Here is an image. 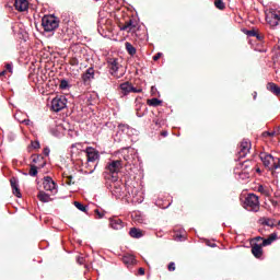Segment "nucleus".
Here are the masks:
<instances>
[{
	"label": "nucleus",
	"instance_id": "864d4df0",
	"mask_svg": "<svg viewBox=\"0 0 280 280\" xmlns=\"http://www.w3.org/2000/svg\"><path fill=\"white\" fill-rule=\"evenodd\" d=\"M20 40H24V43H27V37H20Z\"/></svg>",
	"mask_w": 280,
	"mask_h": 280
},
{
	"label": "nucleus",
	"instance_id": "4be33fe9",
	"mask_svg": "<svg viewBox=\"0 0 280 280\" xmlns=\"http://www.w3.org/2000/svg\"><path fill=\"white\" fill-rule=\"evenodd\" d=\"M130 237H133L135 240H139L143 237V231L137 229V228H131L129 231Z\"/></svg>",
	"mask_w": 280,
	"mask_h": 280
},
{
	"label": "nucleus",
	"instance_id": "4d7b16f0",
	"mask_svg": "<svg viewBox=\"0 0 280 280\" xmlns=\"http://www.w3.org/2000/svg\"><path fill=\"white\" fill-rule=\"evenodd\" d=\"M156 126H159V120H153Z\"/></svg>",
	"mask_w": 280,
	"mask_h": 280
},
{
	"label": "nucleus",
	"instance_id": "a878e982",
	"mask_svg": "<svg viewBox=\"0 0 280 280\" xmlns=\"http://www.w3.org/2000/svg\"><path fill=\"white\" fill-rule=\"evenodd\" d=\"M126 51L129 54V56H135L137 54V48L130 44V42H127L125 44Z\"/></svg>",
	"mask_w": 280,
	"mask_h": 280
},
{
	"label": "nucleus",
	"instance_id": "c03bdc74",
	"mask_svg": "<svg viewBox=\"0 0 280 280\" xmlns=\"http://www.w3.org/2000/svg\"><path fill=\"white\" fill-rule=\"evenodd\" d=\"M262 135L264 137H275V131L273 132L265 131Z\"/></svg>",
	"mask_w": 280,
	"mask_h": 280
},
{
	"label": "nucleus",
	"instance_id": "ea45409f",
	"mask_svg": "<svg viewBox=\"0 0 280 280\" xmlns=\"http://www.w3.org/2000/svg\"><path fill=\"white\" fill-rule=\"evenodd\" d=\"M273 170H280V158H278V162H273Z\"/></svg>",
	"mask_w": 280,
	"mask_h": 280
},
{
	"label": "nucleus",
	"instance_id": "b1692460",
	"mask_svg": "<svg viewBox=\"0 0 280 280\" xmlns=\"http://www.w3.org/2000/svg\"><path fill=\"white\" fill-rule=\"evenodd\" d=\"M277 240V233H272L268 238H262V243L260 245L264 246H270L272 242Z\"/></svg>",
	"mask_w": 280,
	"mask_h": 280
},
{
	"label": "nucleus",
	"instance_id": "de8ad7c7",
	"mask_svg": "<svg viewBox=\"0 0 280 280\" xmlns=\"http://www.w3.org/2000/svg\"><path fill=\"white\" fill-rule=\"evenodd\" d=\"M264 36H256V39L259 42V43H261V40H264Z\"/></svg>",
	"mask_w": 280,
	"mask_h": 280
},
{
	"label": "nucleus",
	"instance_id": "5fc2aeb1",
	"mask_svg": "<svg viewBox=\"0 0 280 280\" xmlns=\"http://www.w3.org/2000/svg\"><path fill=\"white\" fill-rule=\"evenodd\" d=\"M253 95H254V100H257V92H254Z\"/></svg>",
	"mask_w": 280,
	"mask_h": 280
},
{
	"label": "nucleus",
	"instance_id": "39448f33",
	"mask_svg": "<svg viewBox=\"0 0 280 280\" xmlns=\"http://www.w3.org/2000/svg\"><path fill=\"white\" fill-rule=\"evenodd\" d=\"M259 159L269 172H275V156H272V154L261 152Z\"/></svg>",
	"mask_w": 280,
	"mask_h": 280
},
{
	"label": "nucleus",
	"instance_id": "09e8293b",
	"mask_svg": "<svg viewBox=\"0 0 280 280\" xmlns=\"http://www.w3.org/2000/svg\"><path fill=\"white\" fill-rule=\"evenodd\" d=\"M5 73H8V70H3L0 72V78H3V75H5Z\"/></svg>",
	"mask_w": 280,
	"mask_h": 280
},
{
	"label": "nucleus",
	"instance_id": "e433bc0d",
	"mask_svg": "<svg viewBox=\"0 0 280 280\" xmlns=\"http://www.w3.org/2000/svg\"><path fill=\"white\" fill-rule=\"evenodd\" d=\"M167 269L170 272H174V270H176V264L170 262L167 266Z\"/></svg>",
	"mask_w": 280,
	"mask_h": 280
},
{
	"label": "nucleus",
	"instance_id": "a19ab883",
	"mask_svg": "<svg viewBox=\"0 0 280 280\" xmlns=\"http://www.w3.org/2000/svg\"><path fill=\"white\" fill-rule=\"evenodd\" d=\"M5 71H9V73H13L12 63H7L5 65Z\"/></svg>",
	"mask_w": 280,
	"mask_h": 280
},
{
	"label": "nucleus",
	"instance_id": "4468645a",
	"mask_svg": "<svg viewBox=\"0 0 280 280\" xmlns=\"http://www.w3.org/2000/svg\"><path fill=\"white\" fill-rule=\"evenodd\" d=\"M121 32H135L137 30V22L129 20L125 24L120 25Z\"/></svg>",
	"mask_w": 280,
	"mask_h": 280
},
{
	"label": "nucleus",
	"instance_id": "473e14b6",
	"mask_svg": "<svg viewBox=\"0 0 280 280\" xmlns=\"http://www.w3.org/2000/svg\"><path fill=\"white\" fill-rule=\"evenodd\" d=\"M85 167L88 168L89 174H93V172H95L96 165L95 163H90V165L86 163Z\"/></svg>",
	"mask_w": 280,
	"mask_h": 280
},
{
	"label": "nucleus",
	"instance_id": "20e7f679",
	"mask_svg": "<svg viewBox=\"0 0 280 280\" xmlns=\"http://www.w3.org/2000/svg\"><path fill=\"white\" fill-rule=\"evenodd\" d=\"M266 22L270 27H277L280 23V12L270 9L266 12Z\"/></svg>",
	"mask_w": 280,
	"mask_h": 280
},
{
	"label": "nucleus",
	"instance_id": "bb28decb",
	"mask_svg": "<svg viewBox=\"0 0 280 280\" xmlns=\"http://www.w3.org/2000/svg\"><path fill=\"white\" fill-rule=\"evenodd\" d=\"M147 104H148V106L156 107V106H161V104H163V101L154 97V98L148 100Z\"/></svg>",
	"mask_w": 280,
	"mask_h": 280
},
{
	"label": "nucleus",
	"instance_id": "13d9d810",
	"mask_svg": "<svg viewBox=\"0 0 280 280\" xmlns=\"http://www.w3.org/2000/svg\"><path fill=\"white\" fill-rule=\"evenodd\" d=\"M278 226H280V221L278 222Z\"/></svg>",
	"mask_w": 280,
	"mask_h": 280
},
{
	"label": "nucleus",
	"instance_id": "393cba45",
	"mask_svg": "<svg viewBox=\"0 0 280 280\" xmlns=\"http://www.w3.org/2000/svg\"><path fill=\"white\" fill-rule=\"evenodd\" d=\"M37 198L40 202H49L51 200V197L43 190L38 192Z\"/></svg>",
	"mask_w": 280,
	"mask_h": 280
},
{
	"label": "nucleus",
	"instance_id": "9b49d317",
	"mask_svg": "<svg viewBox=\"0 0 280 280\" xmlns=\"http://www.w3.org/2000/svg\"><path fill=\"white\" fill-rule=\"evenodd\" d=\"M14 8L18 12H26L30 9V2L27 0H15Z\"/></svg>",
	"mask_w": 280,
	"mask_h": 280
},
{
	"label": "nucleus",
	"instance_id": "2eb2a0df",
	"mask_svg": "<svg viewBox=\"0 0 280 280\" xmlns=\"http://www.w3.org/2000/svg\"><path fill=\"white\" fill-rule=\"evenodd\" d=\"M252 254L254 255V257H256V259H261L262 255H264V247L262 245H259L257 243L252 245Z\"/></svg>",
	"mask_w": 280,
	"mask_h": 280
},
{
	"label": "nucleus",
	"instance_id": "0eeeda50",
	"mask_svg": "<svg viewBox=\"0 0 280 280\" xmlns=\"http://www.w3.org/2000/svg\"><path fill=\"white\" fill-rule=\"evenodd\" d=\"M85 154L88 156V165L95 163V161H100V151L95 150L93 147H88L85 149Z\"/></svg>",
	"mask_w": 280,
	"mask_h": 280
},
{
	"label": "nucleus",
	"instance_id": "c9c22d12",
	"mask_svg": "<svg viewBox=\"0 0 280 280\" xmlns=\"http://www.w3.org/2000/svg\"><path fill=\"white\" fill-rule=\"evenodd\" d=\"M66 178V185H75V182H73V176H63Z\"/></svg>",
	"mask_w": 280,
	"mask_h": 280
},
{
	"label": "nucleus",
	"instance_id": "f3484780",
	"mask_svg": "<svg viewBox=\"0 0 280 280\" xmlns=\"http://www.w3.org/2000/svg\"><path fill=\"white\" fill-rule=\"evenodd\" d=\"M266 89L267 91L276 95V97H280V86L277 83L268 82Z\"/></svg>",
	"mask_w": 280,
	"mask_h": 280
},
{
	"label": "nucleus",
	"instance_id": "aec40b11",
	"mask_svg": "<svg viewBox=\"0 0 280 280\" xmlns=\"http://www.w3.org/2000/svg\"><path fill=\"white\" fill-rule=\"evenodd\" d=\"M275 219H270V218H266V217H262L259 219V223L262 225V226H270V229H275V226H277V224H275Z\"/></svg>",
	"mask_w": 280,
	"mask_h": 280
},
{
	"label": "nucleus",
	"instance_id": "412c9836",
	"mask_svg": "<svg viewBox=\"0 0 280 280\" xmlns=\"http://www.w3.org/2000/svg\"><path fill=\"white\" fill-rule=\"evenodd\" d=\"M122 264H125V266H135V264H137V259H135V255L127 254L122 256Z\"/></svg>",
	"mask_w": 280,
	"mask_h": 280
},
{
	"label": "nucleus",
	"instance_id": "58836bf2",
	"mask_svg": "<svg viewBox=\"0 0 280 280\" xmlns=\"http://www.w3.org/2000/svg\"><path fill=\"white\" fill-rule=\"evenodd\" d=\"M31 145H32V148H34V150H38V148H40V142H38V141H33V142L31 143Z\"/></svg>",
	"mask_w": 280,
	"mask_h": 280
},
{
	"label": "nucleus",
	"instance_id": "603ef678",
	"mask_svg": "<svg viewBox=\"0 0 280 280\" xmlns=\"http://www.w3.org/2000/svg\"><path fill=\"white\" fill-rule=\"evenodd\" d=\"M255 240H256V242H261V240H264V237L258 236V237H256Z\"/></svg>",
	"mask_w": 280,
	"mask_h": 280
},
{
	"label": "nucleus",
	"instance_id": "37998d69",
	"mask_svg": "<svg viewBox=\"0 0 280 280\" xmlns=\"http://www.w3.org/2000/svg\"><path fill=\"white\" fill-rule=\"evenodd\" d=\"M130 93H141V89H137V88L131 85Z\"/></svg>",
	"mask_w": 280,
	"mask_h": 280
},
{
	"label": "nucleus",
	"instance_id": "2f4dec72",
	"mask_svg": "<svg viewBox=\"0 0 280 280\" xmlns=\"http://www.w3.org/2000/svg\"><path fill=\"white\" fill-rule=\"evenodd\" d=\"M214 5L218 8V10H224V8H226L222 0H215Z\"/></svg>",
	"mask_w": 280,
	"mask_h": 280
},
{
	"label": "nucleus",
	"instance_id": "8fccbe9b",
	"mask_svg": "<svg viewBox=\"0 0 280 280\" xmlns=\"http://www.w3.org/2000/svg\"><path fill=\"white\" fill-rule=\"evenodd\" d=\"M258 191H260V194H264V186H259Z\"/></svg>",
	"mask_w": 280,
	"mask_h": 280
},
{
	"label": "nucleus",
	"instance_id": "f03ea898",
	"mask_svg": "<svg viewBox=\"0 0 280 280\" xmlns=\"http://www.w3.org/2000/svg\"><path fill=\"white\" fill-rule=\"evenodd\" d=\"M42 25L45 32H54V30H58L60 22L58 21V18L54 15H45L42 19Z\"/></svg>",
	"mask_w": 280,
	"mask_h": 280
},
{
	"label": "nucleus",
	"instance_id": "a211bd4d",
	"mask_svg": "<svg viewBox=\"0 0 280 280\" xmlns=\"http://www.w3.org/2000/svg\"><path fill=\"white\" fill-rule=\"evenodd\" d=\"M32 163H35V165H37L39 170H43V167H45V165L47 164L43 155H32Z\"/></svg>",
	"mask_w": 280,
	"mask_h": 280
},
{
	"label": "nucleus",
	"instance_id": "1a4fd4ad",
	"mask_svg": "<svg viewBox=\"0 0 280 280\" xmlns=\"http://www.w3.org/2000/svg\"><path fill=\"white\" fill-rule=\"evenodd\" d=\"M250 152V142L243 140L238 147V159H244Z\"/></svg>",
	"mask_w": 280,
	"mask_h": 280
},
{
	"label": "nucleus",
	"instance_id": "f8f14e48",
	"mask_svg": "<svg viewBox=\"0 0 280 280\" xmlns=\"http://www.w3.org/2000/svg\"><path fill=\"white\" fill-rule=\"evenodd\" d=\"M240 168L242 170V174H250L253 172V161L246 160L238 164Z\"/></svg>",
	"mask_w": 280,
	"mask_h": 280
},
{
	"label": "nucleus",
	"instance_id": "5701e85b",
	"mask_svg": "<svg viewBox=\"0 0 280 280\" xmlns=\"http://www.w3.org/2000/svg\"><path fill=\"white\" fill-rule=\"evenodd\" d=\"M132 89V84L130 82H125L120 84V91L122 95H128Z\"/></svg>",
	"mask_w": 280,
	"mask_h": 280
},
{
	"label": "nucleus",
	"instance_id": "79ce46f5",
	"mask_svg": "<svg viewBox=\"0 0 280 280\" xmlns=\"http://www.w3.org/2000/svg\"><path fill=\"white\" fill-rule=\"evenodd\" d=\"M162 56H163V52H158L155 56H153V60L156 62V60H160Z\"/></svg>",
	"mask_w": 280,
	"mask_h": 280
},
{
	"label": "nucleus",
	"instance_id": "7ed1b4c3",
	"mask_svg": "<svg viewBox=\"0 0 280 280\" xmlns=\"http://www.w3.org/2000/svg\"><path fill=\"white\" fill-rule=\"evenodd\" d=\"M121 160H114L107 164L105 170L106 172H108V174H112L113 180L117 182V179L119 178L117 174L121 172Z\"/></svg>",
	"mask_w": 280,
	"mask_h": 280
},
{
	"label": "nucleus",
	"instance_id": "cd10ccee",
	"mask_svg": "<svg viewBox=\"0 0 280 280\" xmlns=\"http://www.w3.org/2000/svg\"><path fill=\"white\" fill-rule=\"evenodd\" d=\"M38 170H40L39 166H37L36 164H31V168L28 171V174L31 176H38Z\"/></svg>",
	"mask_w": 280,
	"mask_h": 280
},
{
	"label": "nucleus",
	"instance_id": "6e6552de",
	"mask_svg": "<svg viewBox=\"0 0 280 280\" xmlns=\"http://www.w3.org/2000/svg\"><path fill=\"white\" fill-rule=\"evenodd\" d=\"M43 186L46 191H51L52 194L58 192L56 182H54V179L50 176L44 177Z\"/></svg>",
	"mask_w": 280,
	"mask_h": 280
},
{
	"label": "nucleus",
	"instance_id": "423d86ee",
	"mask_svg": "<svg viewBox=\"0 0 280 280\" xmlns=\"http://www.w3.org/2000/svg\"><path fill=\"white\" fill-rule=\"evenodd\" d=\"M67 106V98L61 96V97H55L51 101V108L55 113H60L62 108H66Z\"/></svg>",
	"mask_w": 280,
	"mask_h": 280
},
{
	"label": "nucleus",
	"instance_id": "3c124183",
	"mask_svg": "<svg viewBox=\"0 0 280 280\" xmlns=\"http://www.w3.org/2000/svg\"><path fill=\"white\" fill-rule=\"evenodd\" d=\"M161 137H167V131H162Z\"/></svg>",
	"mask_w": 280,
	"mask_h": 280
},
{
	"label": "nucleus",
	"instance_id": "a18cd8bd",
	"mask_svg": "<svg viewBox=\"0 0 280 280\" xmlns=\"http://www.w3.org/2000/svg\"><path fill=\"white\" fill-rule=\"evenodd\" d=\"M49 152H50V150H49V148H44V151H43V153H44V156H48L49 155Z\"/></svg>",
	"mask_w": 280,
	"mask_h": 280
},
{
	"label": "nucleus",
	"instance_id": "c85d7f7f",
	"mask_svg": "<svg viewBox=\"0 0 280 280\" xmlns=\"http://www.w3.org/2000/svg\"><path fill=\"white\" fill-rule=\"evenodd\" d=\"M242 32L246 36H259V33L255 28H253V30L243 28Z\"/></svg>",
	"mask_w": 280,
	"mask_h": 280
},
{
	"label": "nucleus",
	"instance_id": "f257e3e1",
	"mask_svg": "<svg viewBox=\"0 0 280 280\" xmlns=\"http://www.w3.org/2000/svg\"><path fill=\"white\" fill-rule=\"evenodd\" d=\"M243 207L244 209H246V211H254L255 213H257V211H259V197L255 194L247 195L244 200Z\"/></svg>",
	"mask_w": 280,
	"mask_h": 280
},
{
	"label": "nucleus",
	"instance_id": "6ab92c4d",
	"mask_svg": "<svg viewBox=\"0 0 280 280\" xmlns=\"http://www.w3.org/2000/svg\"><path fill=\"white\" fill-rule=\"evenodd\" d=\"M10 183L13 194L16 196V198H21V189L19 188V182L16 180V178L12 177L10 179Z\"/></svg>",
	"mask_w": 280,
	"mask_h": 280
},
{
	"label": "nucleus",
	"instance_id": "4c0bfd02",
	"mask_svg": "<svg viewBox=\"0 0 280 280\" xmlns=\"http://www.w3.org/2000/svg\"><path fill=\"white\" fill-rule=\"evenodd\" d=\"M84 261H86V259H84V257L78 256L77 262H78L80 266H84Z\"/></svg>",
	"mask_w": 280,
	"mask_h": 280
},
{
	"label": "nucleus",
	"instance_id": "6e6d98bb",
	"mask_svg": "<svg viewBox=\"0 0 280 280\" xmlns=\"http://www.w3.org/2000/svg\"><path fill=\"white\" fill-rule=\"evenodd\" d=\"M256 172H257L258 174H261V170H260V168H257Z\"/></svg>",
	"mask_w": 280,
	"mask_h": 280
},
{
	"label": "nucleus",
	"instance_id": "f704fd0d",
	"mask_svg": "<svg viewBox=\"0 0 280 280\" xmlns=\"http://www.w3.org/2000/svg\"><path fill=\"white\" fill-rule=\"evenodd\" d=\"M94 214L96 215V220H102L105 215L104 211H100V209H95Z\"/></svg>",
	"mask_w": 280,
	"mask_h": 280
},
{
	"label": "nucleus",
	"instance_id": "7c9ffc66",
	"mask_svg": "<svg viewBox=\"0 0 280 280\" xmlns=\"http://www.w3.org/2000/svg\"><path fill=\"white\" fill-rule=\"evenodd\" d=\"M69 88V81L67 80H61L60 84H59V89H61V91H67V89Z\"/></svg>",
	"mask_w": 280,
	"mask_h": 280
},
{
	"label": "nucleus",
	"instance_id": "49530a36",
	"mask_svg": "<svg viewBox=\"0 0 280 280\" xmlns=\"http://www.w3.org/2000/svg\"><path fill=\"white\" fill-rule=\"evenodd\" d=\"M138 272H139L140 276H143V275H145V269L142 268V267H140V268L138 269Z\"/></svg>",
	"mask_w": 280,
	"mask_h": 280
},
{
	"label": "nucleus",
	"instance_id": "ddd939ff",
	"mask_svg": "<svg viewBox=\"0 0 280 280\" xmlns=\"http://www.w3.org/2000/svg\"><path fill=\"white\" fill-rule=\"evenodd\" d=\"M109 225L114 229V231H121V229H124V221L117 217H114L109 219Z\"/></svg>",
	"mask_w": 280,
	"mask_h": 280
},
{
	"label": "nucleus",
	"instance_id": "9d476101",
	"mask_svg": "<svg viewBox=\"0 0 280 280\" xmlns=\"http://www.w3.org/2000/svg\"><path fill=\"white\" fill-rule=\"evenodd\" d=\"M107 67L110 70L112 75H117V71H119V62L116 58H109L107 60Z\"/></svg>",
	"mask_w": 280,
	"mask_h": 280
},
{
	"label": "nucleus",
	"instance_id": "72a5a7b5",
	"mask_svg": "<svg viewBox=\"0 0 280 280\" xmlns=\"http://www.w3.org/2000/svg\"><path fill=\"white\" fill-rule=\"evenodd\" d=\"M69 65H71V67H78V65H80V60H78L77 57H72L69 60Z\"/></svg>",
	"mask_w": 280,
	"mask_h": 280
},
{
	"label": "nucleus",
	"instance_id": "c756f323",
	"mask_svg": "<svg viewBox=\"0 0 280 280\" xmlns=\"http://www.w3.org/2000/svg\"><path fill=\"white\" fill-rule=\"evenodd\" d=\"M74 207H77L79 211H82L83 213H86V211H89L86 206L82 205L80 201H74Z\"/></svg>",
	"mask_w": 280,
	"mask_h": 280
},
{
	"label": "nucleus",
	"instance_id": "dca6fc26",
	"mask_svg": "<svg viewBox=\"0 0 280 280\" xmlns=\"http://www.w3.org/2000/svg\"><path fill=\"white\" fill-rule=\"evenodd\" d=\"M82 80L84 84H86L89 81L95 79V69L93 67L89 68L83 74H82Z\"/></svg>",
	"mask_w": 280,
	"mask_h": 280
},
{
	"label": "nucleus",
	"instance_id": "bf43d9fd",
	"mask_svg": "<svg viewBox=\"0 0 280 280\" xmlns=\"http://www.w3.org/2000/svg\"><path fill=\"white\" fill-rule=\"evenodd\" d=\"M211 246L213 247V246H215V244H212Z\"/></svg>",
	"mask_w": 280,
	"mask_h": 280
}]
</instances>
